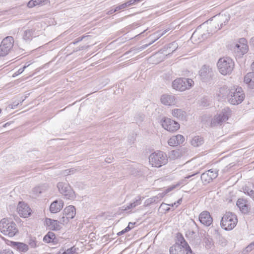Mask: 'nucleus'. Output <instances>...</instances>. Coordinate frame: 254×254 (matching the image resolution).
I'll return each mask as SVG.
<instances>
[{
    "label": "nucleus",
    "instance_id": "obj_1",
    "mask_svg": "<svg viewBox=\"0 0 254 254\" xmlns=\"http://www.w3.org/2000/svg\"><path fill=\"white\" fill-rule=\"evenodd\" d=\"M0 230L4 235L12 237L18 233L16 224L13 221L3 218L0 221Z\"/></svg>",
    "mask_w": 254,
    "mask_h": 254
},
{
    "label": "nucleus",
    "instance_id": "obj_2",
    "mask_svg": "<svg viewBox=\"0 0 254 254\" xmlns=\"http://www.w3.org/2000/svg\"><path fill=\"white\" fill-rule=\"evenodd\" d=\"M238 222L236 215L232 212H226L222 217L221 226L225 230L229 231L234 228Z\"/></svg>",
    "mask_w": 254,
    "mask_h": 254
},
{
    "label": "nucleus",
    "instance_id": "obj_3",
    "mask_svg": "<svg viewBox=\"0 0 254 254\" xmlns=\"http://www.w3.org/2000/svg\"><path fill=\"white\" fill-rule=\"evenodd\" d=\"M149 160L150 163L155 167H160L168 162L167 155L161 151H157L151 153Z\"/></svg>",
    "mask_w": 254,
    "mask_h": 254
},
{
    "label": "nucleus",
    "instance_id": "obj_4",
    "mask_svg": "<svg viewBox=\"0 0 254 254\" xmlns=\"http://www.w3.org/2000/svg\"><path fill=\"white\" fill-rule=\"evenodd\" d=\"M217 65L219 72L223 75L230 74L234 67V62L228 57L220 58Z\"/></svg>",
    "mask_w": 254,
    "mask_h": 254
},
{
    "label": "nucleus",
    "instance_id": "obj_5",
    "mask_svg": "<svg viewBox=\"0 0 254 254\" xmlns=\"http://www.w3.org/2000/svg\"><path fill=\"white\" fill-rule=\"evenodd\" d=\"M245 98V94L241 87L232 88L229 91L230 103L232 105H238L241 103Z\"/></svg>",
    "mask_w": 254,
    "mask_h": 254
},
{
    "label": "nucleus",
    "instance_id": "obj_6",
    "mask_svg": "<svg viewBox=\"0 0 254 254\" xmlns=\"http://www.w3.org/2000/svg\"><path fill=\"white\" fill-rule=\"evenodd\" d=\"M231 115V111L228 108L223 109L220 113L215 115L211 119L210 126L215 127L221 126L223 123L226 122Z\"/></svg>",
    "mask_w": 254,
    "mask_h": 254
},
{
    "label": "nucleus",
    "instance_id": "obj_7",
    "mask_svg": "<svg viewBox=\"0 0 254 254\" xmlns=\"http://www.w3.org/2000/svg\"><path fill=\"white\" fill-rule=\"evenodd\" d=\"M194 84L193 81L190 78H179L172 82L173 88L180 91H184L190 88Z\"/></svg>",
    "mask_w": 254,
    "mask_h": 254
},
{
    "label": "nucleus",
    "instance_id": "obj_8",
    "mask_svg": "<svg viewBox=\"0 0 254 254\" xmlns=\"http://www.w3.org/2000/svg\"><path fill=\"white\" fill-rule=\"evenodd\" d=\"M14 39L12 36L4 38L0 45V56H5L8 54L13 46Z\"/></svg>",
    "mask_w": 254,
    "mask_h": 254
},
{
    "label": "nucleus",
    "instance_id": "obj_9",
    "mask_svg": "<svg viewBox=\"0 0 254 254\" xmlns=\"http://www.w3.org/2000/svg\"><path fill=\"white\" fill-rule=\"evenodd\" d=\"M59 190L68 199H73L75 197V193L71 187L67 184L59 182L57 184Z\"/></svg>",
    "mask_w": 254,
    "mask_h": 254
},
{
    "label": "nucleus",
    "instance_id": "obj_10",
    "mask_svg": "<svg viewBox=\"0 0 254 254\" xmlns=\"http://www.w3.org/2000/svg\"><path fill=\"white\" fill-rule=\"evenodd\" d=\"M162 127L170 132L177 131L180 128V124L170 118L164 117L161 121Z\"/></svg>",
    "mask_w": 254,
    "mask_h": 254
},
{
    "label": "nucleus",
    "instance_id": "obj_11",
    "mask_svg": "<svg viewBox=\"0 0 254 254\" xmlns=\"http://www.w3.org/2000/svg\"><path fill=\"white\" fill-rule=\"evenodd\" d=\"M215 20L212 23V27L214 26V32L221 29L223 25H225L228 22L229 17L226 15H219L215 16Z\"/></svg>",
    "mask_w": 254,
    "mask_h": 254
},
{
    "label": "nucleus",
    "instance_id": "obj_12",
    "mask_svg": "<svg viewBox=\"0 0 254 254\" xmlns=\"http://www.w3.org/2000/svg\"><path fill=\"white\" fill-rule=\"evenodd\" d=\"M199 75L202 81L206 82L211 79L213 75V72L209 66L204 65L200 69Z\"/></svg>",
    "mask_w": 254,
    "mask_h": 254
},
{
    "label": "nucleus",
    "instance_id": "obj_13",
    "mask_svg": "<svg viewBox=\"0 0 254 254\" xmlns=\"http://www.w3.org/2000/svg\"><path fill=\"white\" fill-rule=\"evenodd\" d=\"M218 176V171L216 169H210L201 175V180L203 183L207 184Z\"/></svg>",
    "mask_w": 254,
    "mask_h": 254
},
{
    "label": "nucleus",
    "instance_id": "obj_14",
    "mask_svg": "<svg viewBox=\"0 0 254 254\" xmlns=\"http://www.w3.org/2000/svg\"><path fill=\"white\" fill-rule=\"evenodd\" d=\"M17 210L21 217H28L31 213V210L28 205L24 202H19Z\"/></svg>",
    "mask_w": 254,
    "mask_h": 254
},
{
    "label": "nucleus",
    "instance_id": "obj_15",
    "mask_svg": "<svg viewBox=\"0 0 254 254\" xmlns=\"http://www.w3.org/2000/svg\"><path fill=\"white\" fill-rule=\"evenodd\" d=\"M170 254H188L189 253L192 254V251H190L186 247L182 246H180L177 244H174L169 249Z\"/></svg>",
    "mask_w": 254,
    "mask_h": 254
},
{
    "label": "nucleus",
    "instance_id": "obj_16",
    "mask_svg": "<svg viewBox=\"0 0 254 254\" xmlns=\"http://www.w3.org/2000/svg\"><path fill=\"white\" fill-rule=\"evenodd\" d=\"M160 101L162 104L166 106L175 105L177 102L176 97L169 94L162 95L161 96Z\"/></svg>",
    "mask_w": 254,
    "mask_h": 254
},
{
    "label": "nucleus",
    "instance_id": "obj_17",
    "mask_svg": "<svg viewBox=\"0 0 254 254\" xmlns=\"http://www.w3.org/2000/svg\"><path fill=\"white\" fill-rule=\"evenodd\" d=\"M6 244L20 252L25 253L28 250V245L23 243L7 240Z\"/></svg>",
    "mask_w": 254,
    "mask_h": 254
},
{
    "label": "nucleus",
    "instance_id": "obj_18",
    "mask_svg": "<svg viewBox=\"0 0 254 254\" xmlns=\"http://www.w3.org/2000/svg\"><path fill=\"white\" fill-rule=\"evenodd\" d=\"M199 220L201 223L206 226H210L213 221L209 212L207 211H204L200 214Z\"/></svg>",
    "mask_w": 254,
    "mask_h": 254
},
{
    "label": "nucleus",
    "instance_id": "obj_19",
    "mask_svg": "<svg viewBox=\"0 0 254 254\" xmlns=\"http://www.w3.org/2000/svg\"><path fill=\"white\" fill-rule=\"evenodd\" d=\"M63 206L64 202L62 200H56L51 203L50 210L52 213H56L59 212Z\"/></svg>",
    "mask_w": 254,
    "mask_h": 254
},
{
    "label": "nucleus",
    "instance_id": "obj_20",
    "mask_svg": "<svg viewBox=\"0 0 254 254\" xmlns=\"http://www.w3.org/2000/svg\"><path fill=\"white\" fill-rule=\"evenodd\" d=\"M172 115L179 120H186V112L181 109H174L172 111Z\"/></svg>",
    "mask_w": 254,
    "mask_h": 254
},
{
    "label": "nucleus",
    "instance_id": "obj_21",
    "mask_svg": "<svg viewBox=\"0 0 254 254\" xmlns=\"http://www.w3.org/2000/svg\"><path fill=\"white\" fill-rule=\"evenodd\" d=\"M43 241L47 243H52L54 245H56L59 242V240L56 238L55 234L52 232H49L44 237Z\"/></svg>",
    "mask_w": 254,
    "mask_h": 254
},
{
    "label": "nucleus",
    "instance_id": "obj_22",
    "mask_svg": "<svg viewBox=\"0 0 254 254\" xmlns=\"http://www.w3.org/2000/svg\"><path fill=\"white\" fill-rule=\"evenodd\" d=\"M46 222L50 229L57 231L61 229V227L60 225V222L58 220H52L50 218H47Z\"/></svg>",
    "mask_w": 254,
    "mask_h": 254
},
{
    "label": "nucleus",
    "instance_id": "obj_23",
    "mask_svg": "<svg viewBox=\"0 0 254 254\" xmlns=\"http://www.w3.org/2000/svg\"><path fill=\"white\" fill-rule=\"evenodd\" d=\"M248 45H242L236 44L234 48V52L237 54L238 56H241L248 52Z\"/></svg>",
    "mask_w": 254,
    "mask_h": 254
},
{
    "label": "nucleus",
    "instance_id": "obj_24",
    "mask_svg": "<svg viewBox=\"0 0 254 254\" xmlns=\"http://www.w3.org/2000/svg\"><path fill=\"white\" fill-rule=\"evenodd\" d=\"M244 82L251 88H254V72L248 73L244 77Z\"/></svg>",
    "mask_w": 254,
    "mask_h": 254
},
{
    "label": "nucleus",
    "instance_id": "obj_25",
    "mask_svg": "<svg viewBox=\"0 0 254 254\" xmlns=\"http://www.w3.org/2000/svg\"><path fill=\"white\" fill-rule=\"evenodd\" d=\"M63 213L69 219H72L76 214L75 208L73 206L69 205L64 208Z\"/></svg>",
    "mask_w": 254,
    "mask_h": 254
},
{
    "label": "nucleus",
    "instance_id": "obj_26",
    "mask_svg": "<svg viewBox=\"0 0 254 254\" xmlns=\"http://www.w3.org/2000/svg\"><path fill=\"white\" fill-rule=\"evenodd\" d=\"M177 241L175 244H177L180 246H182L184 247H186L190 251V248L188 245V243L186 241L182 235L180 233L177 234Z\"/></svg>",
    "mask_w": 254,
    "mask_h": 254
},
{
    "label": "nucleus",
    "instance_id": "obj_27",
    "mask_svg": "<svg viewBox=\"0 0 254 254\" xmlns=\"http://www.w3.org/2000/svg\"><path fill=\"white\" fill-rule=\"evenodd\" d=\"M163 197L164 194L159 193L157 195L146 199L145 203L147 205H150L153 203H157L160 201Z\"/></svg>",
    "mask_w": 254,
    "mask_h": 254
},
{
    "label": "nucleus",
    "instance_id": "obj_28",
    "mask_svg": "<svg viewBox=\"0 0 254 254\" xmlns=\"http://www.w3.org/2000/svg\"><path fill=\"white\" fill-rule=\"evenodd\" d=\"M204 142L203 138L200 136H196L192 138L191 144L194 147H198L201 145Z\"/></svg>",
    "mask_w": 254,
    "mask_h": 254
},
{
    "label": "nucleus",
    "instance_id": "obj_29",
    "mask_svg": "<svg viewBox=\"0 0 254 254\" xmlns=\"http://www.w3.org/2000/svg\"><path fill=\"white\" fill-rule=\"evenodd\" d=\"M237 206L243 213H247L248 211V207L246 202L243 199H239L237 202Z\"/></svg>",
    "mask_w": 254,
    "mask_h": 254
},
{
    "label": "nucleus",
    "instance_id": "obj_30",
    "mask_svg": "<svg viewBox=\"0 0 254 254\" xmlns=\"http://www.w3.org/2000/svg\"><path fill=\"white\" fill-rule=\"evenodd\" d=\"M141 202V199L140 196H137L135 198L133 202L130 203L124 209V210H127L130 209L135 207L136 206L140 204Z\"/></svg>",
    "mask_w": 254,
    "mask_h": 254
},
{
    "label": "nucleus",
    "instance_id": "obj_31",
    "mask_svg": "<svg viewBox=\"0 0 254 254\" xmlns=\"http://www.w3.org/2000/svg\"><path fill=\"white\" fill-rule=\"evenodd\" d=\"M34 30L33 29H27L24 32L23 39L26 41H30L33 37Z\"/></svg>",
    "mask_w": 254,
    "mask_h": 254
},
{
    "label": "nucleus",
    "instance_id": "obj_32",
    "mask_svg": "<svg viewBox=\"0 0 254 254\" xmlns=\"http://www.w3.org/2000/svg\"><path fill=\"white\" fill-rule=\"evenodd\" d=\"M133 1H132V0H128L126 2H125L120 5L117 6V8H118V9H119V10H120L126 8L127 7L131 6L134 4Z\"/></svg>",
    "mask_w": 254,
    "mask_h": 254
},
{
    "label": "nucleus",
    "instance_id": "obj_33",
    "mask_svg": "<svg viewBox=\"0 0 254 254\" xmlns=\"http://www.w3.org/2000/svg\"><path fill=\"white\" fill-rule=\"evenodd\" d=\"M77 250V248L73 246L68 249L66 251L63 252L62 254H77V253L76 252Z\"/></svg>",
    "mask_w": 254,
    "mask_h": 254
},
{
    "label": "nucleus",
    "instance_id": "obj_34",
    "mask_svg": "<svg viewBox=\"0 0 254 254\" xmlns=\"http://www.w3.org/2000/svg\"><path fill=\"white\" fill-rule=\"evenodd\" d=\"M179 156V152L178 150H172L170 152L169 156L170 159L175 160Z\"/></svg>",
    "mask_w": 254,
    "mask_h": 254
},
{
    "label": "nucleus",
    "instance_id": "obj_35",
    "mask_svg": "<svg viewBox=\"0 0 254 254\" xmlns=\"http://www.w3.org/2000/svg\"><path fill=\"white\" fill-rule=\"evenodd\" d=\"M174 136L175 137L176 142H177L178 145L182 144L185 141L184 137L181 134H178Z\"/></svg>",
    "mask_w": 254,
    "mask_h": 254
},
{
    "label": "nucleus",
    "instance_id": "obj_36",
    "mask_svg": "<svg viewBox=\"0 0 254 254\" xmlns=\"http://www.w3.org/2000/svg\"><path fill=\"white\" fill-rule=\"evenodd\" d=\"M168 144L172 146H178L177 142L174 136L171 137L168 140Z\"/></svg>",
    "mask_w": 254,
    "mask_h": 254
},
{
    "label": "nucleus",
    "instance_id": "obj_37",
    "mask_svg": "<svg viewBox=\"0 0 254 254\" xmlns=\"http://www.w3.org/2000/svg\"><path fill=\"white\" fill-rule=\"evenodd\" d=\"M75 172V169L74 168H70L68 169H66L64 170L62 172V174L64 175H68L70 174H73Z\"/></svg>",
    "mask_w": 254,
    "mask_h": 254
},
{
    "label": "nucleus",
    "instance_id": "obj_38",
    "mask_svg": "<svg viewBox=\"0 0 254 254\" xmlns=\"http://www.w3.org/2000/svg\"><path fill=\"white\" fill-rule=\"evenodd\" d=\"M176 185H173L172 186H170L168 187L167 189H166L164 192L161 193V194H164V196L167 193L173 190L176 188Z\"/></svg>",
    "mask_w": 254,
    "mask_h": 254
},
{
    "label": "nucleus",
    "instance_id": "obj_39",
    "mask_svg": "<svg viewBox=\"0 0 254 254\" xmlns=\"http://www.w3.org/2000/svg\"><path fill=\"white\" fill-rule=\"evenodd\" d=\"M30 65V64H28V65H24L22 68H19L17 71H16L13 75V77L16 76V75H18L21 73H22L23 71L24 70V69L27 67L29 65Z\"/></svg>",
    "mask_w": 254,
    "mask_h": 254
},
{
    "label": "nucleus",
    "instance_id": "obj_40",
    "mask_svg": "<svg viewBox=\"0 0 254 254\" xmlns=\"http://www.w3.org/2000/svg\"><path fill=\"white\" fill-rule=\"evenodd\" d=\"M37 242L35 240L32 239H30L29 242V246L32 248H35L37 247Z\"/></svg>",
    "mask_w": 254,
    "mask_h": 254
},
{
    "label": "nucleus",
    "instance_id": "obj_41",
    "mask_svg": "<svg viewBox=\"0 0 254 254\" xmlns=\"http://www.w3.org/2000/svg\"><path fill=\"white\" fill-rule=\"evenodd\" d=\"M69 219L66 217L65 215H63L62 218L60 219L61 223H63L64 225L65 224H67L68 222Z\"/></svg>",
    "mask_w": 254,
    "mask_h": 254
},
{
    "label": "nucleus",
    "instance_id": "obj_42",
    "mask_svg": "<svg viewBox=\"0 0 254 254\" xmlns=\"http://www.w3.org/2000/svg\"><path fill=\"white\" fill-rule=\"evenodd\" d=\"M135 223H136L135 222H134V223L129 222L128 224V226L125 229V231H126L127 232H128L129 231H130L131 229H132L134 227Z\"/></svg>",
    "mask_w": 254,
    "mask_h": 254
},
{
    "label": "nucleus",
    "instance_id": "obj_43",
    "mask_svg": "<svg viewBox=\"0 0 254 254\" xmlns=\"http://www.w3.org/2000/svg\"><path fill=\"white\" fill-rule=\"evenodd\" d=\"M0 254H13V252L9 249L0 250Z\"/></svg>",
    "mask_w": 254,
    "mask_h": 254
},
{
    "label": "nucleus",
    "instance_id": "obj_44",
    "mask_svg": "<svg viewBox=\"0 0 254 254\" xmlns=\"http://www.w3.org/2000/svg\"><path fill=\"white\" fill-rule=\"evenodd\" d=\"M237 44L247 45V41L245 38H242L239 39L238 43H237Z\"/></svg>",
    "mask_w": 254,
    "mask_h": 254
},
{
    "label": "nucleus",
    "instance_id": "obj_45",
    "mask_svg": "<svg viewBox=\"0 0 254 254\" xmlns=\"http://www.w3.org/2000/svg\"><path fill=\"white\" fill-rule=\"evenodd\" d=\"M254 249V242L251 243L249 245H248L246 248V250L247 252H250Z\"/></svg>",
    "mask_w": 254,
    "mask_h": 254
},
{
    "label": "nucleus",
    "instance_id": "obj_46",
    "mask_svg": "<svg viewBox=\"0 0 254 254\" xmlns=\"http://www.w3.org/2000/svg\"><path fill=\"white\" fill-rule=\"evenodd\" d=\"M204 242L206 244V246L210 248L211 245L212 239L205 238L204 239Z\"/></svg>",
    "mask_w": 254,
    "mask_h": 254
},
{
    "label": "nucleus",
    "instance_id": "obj_47",
    "mask_svg": "<svg viewBox=\"0 0 254 254\" xmlns=\"http://www.w3.org/2000/svg\"><path fill=\"white\" fill-rule=\"evenodd\" d=\"M178 47V44L176 42H173L169 44V48H175V50H176Z\"/></svg>",
    "mask_w": 254,
    "mask_h": 254
},
{
    "label": "nucleus",
    "instance_id": "obj_48",
    "mask_svg": "<svg viewBox=\"0 0 254 254\" xmlns=\"http://www.w3.org/2000/svg\"><path fill=\"white\" fill-rule=\"evenodd\" d=\"M36 5V4L34 0H31L27 3V6L30 8L33 7Z\"/></svg>",
    "mask_w": 254,
    "mask_h": 254
},
{
    "label": "nucleus",
    "instance_id": "obj_49",
    "mask_svg": "<svg viewBox=\"0 0 254 254\" xmlns=\"http://www.w3.org/2000/svg\"><path fill=\"white\" fill-rule=\"evenodd\" d=\"M35 0L36 5H39V4L42 5L43 3L44 4V2L47 0Z\"/></svg>",
    "mask_w": 254,
    "mask_h": 254
},
{
    "label": "nucleus",
    "instance_id": "obj_50",
    "mask_svg": "<svg viewBox=\"0 0 254 254\" xmlns=\"http://www.w3.org/2000/svg\"><path fill=\"white\" fill-rule=\"evenodd\" d=\"M85 36H82L80 37H78V38L76 39L73 42L74 44H76L78 43V42L81 41L84 38Z\"/></svg>",
    "mask_w": 254,
    "mask_h": 254
},
{
    "label": "nucleus",
    "instance_id": "obj_51",
    "mask_svg": "<svg viewBox=\"0 0 254 254\" xmlns=\"http://www.w3.org/2000/svg\"><path fill=\"white\" fill-rule=\"evenodd\" d=\"M119 9H118V8H117V6L115 9H111L110 10H109L107 12V14H112L114 13V12H115L117 11H119Z\"/></svg>",
    "mask_w": 254,
    "mask_h": 254
},
{
    "label": "nucleus",
    "instance_id": "obj_52",
    "mask_svg": "<svg viewBox=\"0 0 254 254\" xmlns=\"http://www.w3.org/2000/svg\"><path fill=\"white\" fill-rule=\"evenodd\" d=\"M151 44V43H149V44H145V45H142V46H141L140 47H139L138 50L139 51H142V50L145 49L146 48H147L149 45H150V44Z\"/></svg>",
    "mask_w": 254,
    "mask_h": 254
},
{
    "label": "nucleus",
    "instance_id": "obj_53",
    "mask_svg": "<svg viewBox=\"0 0 254 254\" xmlns=\"http://www.w3.org/2000/svg\"><path fill=\"white\" fill-rule=\"evenodd\" d=\"M126 232H127L126 231H125V229H124L122 231H121L119 232V233H118L117 234H118V236H120V235H122L125 234Z\"/></svg>",
    "mask_w": 254,
    "mask_h": 254
},
{
    "label": "nucleus",
    "instance_id": "obj_54",
    "mask_svg": "<svg viewBox=\"0 0 254 254\" xmlns=\"http://www.w3.org/2000/svg\"><path fill=\"white\" fill-rule=\"evenodd\" d=\"M169 31V29H167L165 30H164V31H163L162 32V33L161 34L160 36H162V35H164L165 34H166V33L168 31Z\"/></svg>",
    "mask_w": 254,
    "mask_h": 254
},
{
    "label": "nucleus",
    "instance_id": "obj_55",
    "mask_svg": "<svg viewBox=\"0 0 254 254\" xmlns=\"http://www.w3.org/2000/svg\"><path fill=\"white\" fill-rule=\"evenodd\" d=\"M250 43L254 47V37H253L251 39Z\"/></svg>",
    "mask_w": 254,
    "mask_h": 254
},
{
    "label": "nucleus",
    "instance_id": "obj_56",
    "mask_svg": "<svg viewBox=\"0 0 254 254\" xmlns=\"http://www.w3.org/2000/svg\"><path fill=\"white\" fill-rule=\"evenodd\" d=\"M88 47V46H82V47L79 48V50H84V49H85L87 48Z\"/></svg>",
    "mask_w": 254,
    "mask_h": 254
},
{
    "label": "nucleus",
    "instance_id": "obj_57",
    "mask_svg": "<svg viewBox=\"0 0 254 254\" xmlns=\"http://www.w3.org/2000/svg\"><path fill=\"white\" fill-rule=\"evenodd\" d=\"M209 33H207L206 34H209ZM202 38L204 39L207 38V36H206V34L203 33L201 34Z\"/></svg>",
    "mask_w": 254,
    "mask_h": 254
},
{
    "label": "nucleus",
    "instance_id": "obj_58",
    "mask_svg": "<svg viewBox=\"0 0 254 254\" xmlns=\"http://www.w3.org/2000/svg\"><path fill=\"white\" fill-rule=\"evenodd\" d=\"M197 174V173H195V174H192V175H189V176H187V177H186V179H189V178H190L191 177L193 176H194L195 174Z\"/></svg>",
    "mask_w": 254,
    "mask_h": 254
},
{
    "label": "nucleus",
    "instance_id": "obj_59",
    "mask_svg": "<svg viewBox=\"0 0 254 254\" xmlns=\"http://www.w3.org/2000/svg\"><path fill=\"white\" fill-rule=\"evenodd\" d=\"M182 202V198H180L177 201V204H180L181 203V202Z\"/></svg>",
    "mask_w": 254,
    "mask_h": 254
},
{
    "label": "nucleus",
    "instance_id": "obj_60",
    "mask_svg": "<svg viewBox=\"0 0 254 254\" xmlns=\"http://www.w3.org/2000/svg\"><path fill=\"white\" fill-rule=\"evenodd\" d=\"M198 33H199V32H198V30H196V31H195L193 33V34H192V36L193 37V36H194L195 35H197Z\"/></svg>",
    "mask_w": 254,
    "mask_h": 254
},
{
    "label": "nucleus",
    "instance_id": "obj_61",
    "mask_svg": "<svg viewBox=\"0 0 254 254\" xmlns=\"http://www.w3.org/2000/svg\"><path fill=\"white\" fill-rule=\"evenodd\" d=\"M178 205V204H177V202H174V204H172V206H173L174 205H176V206H177Z\"/></svg>",
    "mask_w": 254,
    "mask_h": 254
},
{
    "label": "nucleus",
    "instance_id": "obj_62",
    "mask_svg": "<svg viewBox=\"0 0 254 254\" xmlns=\"http://www.w3.org/2000/svg\"><path fill=\"white\" fill-rule=\"evenodd\" d=\"M252 68L253 70H254V62L252 64Z\"/></svg>",
    "mask_w": 254,
    "mask_h": 254
},
{
    "label": "nucleus",
    "instance_id": "obj_63",
    "mask_svg": "<svg viewBox=\"0 0 254 254\" xmlns=\"http://www.w3.org/2000/svg\"><path fill=\"white\" fill-rule=\"evenodd\" d=\"M8 124V123H6L5 124H4V125L3 126L4 127L7 126V125Z\"/></svg>",
    "mask_w": 254,
    "mask_h": 254
},
{
    "label": "nucleus",
    "instance_id": "obj_64",
    "mask_svg": "<svg viewBox=\"0 0 254 254\" xmlns=\"http://www.w3.org/2000/svg\"><path fill=\"white\" fill-rule=\"evenodd\" d=\"M129 52H130L129 51L126 52L125 53V55L128 54Z\"/></svg>",
    "mask_w": 254,
    "mask_h": 254
}]
</instances>
